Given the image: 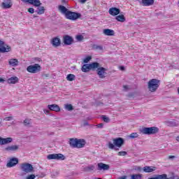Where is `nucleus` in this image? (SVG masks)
<instances>
[{
    "label": "nucleus",
    "instance_id": "f257e3e1",
    "mask_svg": "<svg viewBox=\"0 0 179 179\" xmlns=\"http://www.w3.org/2000/svg\"><path fill=\"white\" fill-rule=\"evenodd\" d=\"M21 1L24 3H29L30 5H33V6H36V8H38V10H36L37 15H44V13L45 12V8H44V6H41V1H40V0H21Z\"/></svg>",
    "mask_w": 179,
    "mask_h": 179
},
{
    "label": "nucleus",
    "instance_id": "f03ea898",
    "mask_svg": "<svg viewBox=\"0 0 179 179\" xmlns=\"http://www.w3.org/2000/svg\"><path fill=\"white\" fill-rule=\"evenodd\" d=\"M140 132L143 135H155L159 132V128L157 127H143L140 129Z\"/></svg>",
    "mask_w": 179,
    "mask_h": 179
},
{
    "label": "nucleus",
    "instance_id": "7ed1b4c3",
    "mask_svg": "<svg viewBox=\"0 0 179 179\" xmlns=\"http://www.w3.org/2000/svg\"><path fill=\"white\" fill-rule=\"evenodd\" d=\"M20 169L23 174H30V173H33V171H34V167H33V165L27 162L21 164Z\"/></svg>",
    "mask_w": 179,
    "mask_h": 179
},
{
    "label": "nucleus",
    "instance_id": "20e7f679",
    "mask_svg": "<svg viewBox=\"0 0 179 179\" xmlns=\"http://www.w3.org/2000/svg\"><path fill=\"white\" fill-rule=\"evenodd\" d=\"M160 86V80L153 78L148 82V90L150 92H156Z\"/></svg>",
    "mask_w": 179,
    "mask_h": 179
},
{
    "label": "nucleus",
    "instance_id": "39448f33",
    "mask_svg": "<svg viewBox=\"0 0 179 179\" xmlns=\"http://www.w3.org/2000/svg\"><path fill=\"white\" fill-rule=\"evenodd\" d=\"M99 63L97 62H92L91 64H83L81 71L83 72H90V71H96V69L98 68Z\"/></svg>",
    "mask_w": 179,
    "mask_h": 179
},
{
    "label": "nucleus",
    "instance_id": "423d86ee",
    "mask_svg": "<svg viewBox=\"0 0 179 179\" xmlns=\"http://www.w3.org/2000/svg\"><path fill=\"white\" fill-rule=\"evenodd\" d=\"M81 16L82 15L80 13L69 10L66 14L65 17L69 20H78V19H79Z\"/></svg>",
    "mask_w": 179,
    "mask_h": 179
},
{
    "label": "nucleus",
    "instance_id": "0eeeda50",
    "mask_svg": "<svg viewBox=\"0 0 179 179\" xmlns=\"http://www.w3.org/2000/svg\"><path fill=\"white\" fill-rule=\"evenodd\" d=\"M97 75L101 79H104L106 75H107V69L101 67V66L98 63V67L96 68Z\"/></svg>",
    "mask_w": 179,
    "mask_h": 179
},
{
    "label": "nucleus",
    "instance_id": "6e6552de",
    "mask_svg": "<svg viewBox=\"0 0 179 179\" xmlns=\"http://www.w3.org/2000/svg\"><path fill=\"white\" fill-rule=\"evenodd\" d=\"M27 72H29V73H37L41 71V66L38 64L30 65L27 68Z\"/></svg>",
    "mask_w": 179,
    "mask_h": 179
},
{
    "label": "nucleus",
    "instance_id": "1a4fd4ad",
    "mask_svg": "<svg viewBox=\"0 0 179 179\" xmlns=\"http://www.w3.org/2000/svg\"><path fill=\"white\" fill-rule=\"evenodd\" d=\"M48 160H65V155L59 154H50L47 156Z\"/></svg>",
    "mask_w": 179,
    "mask_h": 179
},
{
    "label": "nucleus",
    "instance_id": "9d476101",
    "mask_svg": "<svg viewBox=\"0 0 179 179\" xmlns=\"http://www.w3.org/2000/svg\"><path fill=\"white\" fill-rule=\"evenodd\" d=\"M17 164H19V159L16 157H11L6 164V167L11 168L15 167Z\"/></svg>",
    "mask_w": 179,
    "mask_h": 179
},
{
    "label": "nucleus",
    "instance_id": "9b49d317",
    "mask_svg": "<svg viewBox=\"0 0 179 179\" xmlns=\"http://www.w3.org/2000/svg\"><path fill=\"white\" fill-rule=\"evenodd\" d=\"M10 48L9 45L5 44V42L0 40V52H9Z\"/></svg>",
    "mask_w": 179,
    "mask_h": 179
},
{
    "label": "nucleus",
    "instance_id": "f8f14e48",
    "mask_svg": "<svg viewBox=\"0 0 179 179\" xmlns=\"http://www.w3.org/2000/svg\"><path fill=\"white\" fill-rule=\"evenodd\" d=\"M113 141L115 146H116L117 148H121L125 142L124 141V138H122L121 137L113 138Z\"/></svg>",
    "mask_w": 179,
    "mask_h": 179
},
{
    "label": "nucleus",
    "instance_id": "ddd939ff",
    "mask_svg": "<svg viewBox=\"0 0 179 179\" xmlns=\"http://www.w3.org/2000/svg\"><path fill=\"white\" fill-rule=\"evenodd\" d=\"M13 142V138L12 137L2 138L0 137V145L3 146V145H8Z\"/></svg>",
    "mask_w": 179,
    "mask_h": 179
},
{
    "label": "nucleus",
    "instance_id": "4468645a",
    "mask_svg": "<svg viewBox=\"0 0 179 179\" xmlns=\"http://www.w3.org/2000/svg\"><path fill=\"white\" fill-rule=\"evenodd\" d=\"M97 170H99V171H101L102 170L103 171H106L107 170H110V165L108 164H106L104 163H99L97 164Z\"/></svg>",
    "mask_w": 179,
    "mask_h": 179
},
{
    "label": "nucleus",
    "instance_id": "2eb2a0df",
    "mask_svg": "<svg viewBox=\"0 0 179 179\" xmlns=\"http://www.w3.org/2000/svg\"><path fill=\"white\" fill-rule=\"evenodd\" d=\"M20 146L17 145H8L4 148L6 152H17L19 150Z\"/></svg>",
    "mask_w": 179,
    "mask_h": 179
},
{
    "label": "nucleus",
    "instance_id": "dca6fc26",
    "mask_svg": "<svg viewBox=\"0 0 179 179\" xmlns=\"http://www.w3.org/2000/svg\"><path fill=\"white\" fill-rule=\"evenodd\" d=\"M120 12H121V10L115 7H112L108 10V13H110L111 16H117V15H120Z\"/></svg>",
    "mask_w": 179,
    "mask_h": 179
},
{
    "label": "nucleus",
    "instance_id": "f3484780",
    "mask_svg": "<svg viewBox=\"0 0 179 179\" xmlns=\"http://www.w3.org/2000/svg\"><path fill=\"white\" fill-rule=\"evenodd\" d=\"M63 41L64 43V44L66 45H71V44H72V43H73V38H72V36H65L63 38Z\"/></svg>",
    "mask_w": 179,
    "mask_h": 179
},
{
    "label": "nucleus",
    "instance_id": "a211bd4d",
    "mask_svg": "<svg viewBox=\"0 0 179 179\" xmlns=\"http://www.w3.org/2000/svg\"><path fill=\"white\" fill-rule=\"evenodd\" d=\"M85 145H86V141H85V139L77 138V146L76 147L77 149H81V148H85Z\"/></svg>",
    "mask_w": 179,
    "mask_h": 179
},
{
    "label": "nucleus",
    "instance_id": "6ab92c4d",
    "mask_svg": "<svg viewBox=\"0 0 179 179\" xmlns=\"http://www.w3.org/2000/svg\"><path fill=\"white\" fill-rule=\"evenodd\" d=\"M48 108L50 110V111H56V113H58V111H61L59 106L57 104L48 105Z\"/></svg>",
    "mask_w": 179,
    "mask_h": 179
},
{
    "label": "nucleus",
    "instance_id": "aec40b11",
    "mask_svg": "<svg viewBox=\"0 0 179 179\" xmlns=\"http://www.w3.org/2000/svg\"><path fill=\"white\" fill-rule=\"evenodd\" d=\"M143 171L144 173H153V171H156L155 166H144L143 168Z\"/></svg>",
    "mask_w": 179,
    "mask_h": 179
},
{
    "label": "nucleus",
    "instance_id": "412c9836",
    "mask_svg": "<svg viewBox=\"0 0 179 179\" xmlns=\"http://www.w3.org/2000/svg\"><path fill=\"white\" fill-rule=\"evenodd\" d=\"M143 6H152L155 3V0H142Z\"/></svg>",
    "mask_w": 179,
    "mask_h": 179
},
{
    "label": "nucleus",
    "instance_id": "4be33fe9",
    "mask_svg": "<svg viewBox=\"0 0 179 179\" xmlns=\"http://www.w3.org/2000/svg\"><path fill=\"white\" fill-rule=\"evenodd\" d=\"M103 34L105 36H114L115 34V32H114V30L113 29H105L103 30Z\"/></svg>",
    "mask_w": 179,
    "mask_h": 179
},
{
    "label": "nucleus",
    "instance_id": "5701e85b",
    "mask_svg": "<svg viewBox=\"0 0 179 179\" xmlns=\"http://www.w3.org/2000/svg\"><path fill=\"white\" fill-rule=\"evenodd\" d=\"M52 45L53 47H59V45H61V39L59 38H54L52 40Z\"/></svg>",
    "mask_w": 179,
    "mask_h": 179
},
{
    "label": "nucleus",
    "instance_id": "b1692460",
    "mask_svg": "<svg viewBox=\"0 0 179 179\" xmlns=\"http://www.w3.org/2000/svg\"><path fill=\"white\" fill-rule=\"evenodd\" d=\"M8 64L10 66H17L19 65V60L17 59H10L8 60Z\"/></svg>",
    "mask_w": 179,
    "mask_h": 179
},
{
    "label": "nucleus",
    "instance_id": "393cba45",
    "mask_svg": "<svg viewBox=\"0 0 179 179\" xmlns=\"http://www.w3.org/2000/svg\"><path fill=\"white\" fill-rule=\"evenodd\" d=\"M8 83L15 85L19 82V78L16 76L11 77L7 80Z\"/></svg>",
    "mask_w": 179,
    "mask_h": 179
},
{
    "label": "nucleus",
    "instance_id": "a878e982",
    "mask_svg": "<svg viewBox=\"0 0 179 179\" xmlns=\"http://www.w3.org/2000/svg\"><path fill=\"white\" fill-rule=\"evenodd\" d=\"M1 7L3 8V9H9V8H12V2L4 1L1 3Z\"/></svg>",
    "mask_w": 179,
    "mask_h": 179
},
{
    "label": "nucleus",
    "instance_id": "bb28decb",
    "mask_svg": "<svg viewBox=\"0 0 179 179\" xmlns=\"http://www.w3.org/2000/svg\"><path fill=\"white\" fill-rule=\"evenodd\" d=\"M59 10L62 13L64 16L69 13V10L66 8V7L64 6H59Z\"/></svg>",
    "mask_w": 179,
    "mask_h": 179
},
{
    "label": "nucleus",
    "instance_id": "cd10ccee",
    "mask_svg": "<svg viewBox=\"0 0 179 179\" xmlns=\"http://www.w3.org/2000/svg\"><path fill=\"white\" fill-rule=\"evenodd\" d=\"M78 138H70L69 145L71 148H76Z\"/></svg>",
    "mask_w": 179,
    "mask_h": 179
},
{
    "label": "nucleus",
    "instance_id": "c85d7f7f",
    "mask_svg": "<svg viewBox=\"0 0 179 179\" xmlns=\"http://www.w3.org/2000/svg\"><path fill=\"white\" fill-rule=\"evenodd\" d=\"M115 19L117 22H120L121 23H124L127 19L125 18V16L124 15H119L115 17Z\"/></svg>",
    "mask_w": 179,
    "mask_h": 179
},
{
    "label": "nucleus",
    "instance_id": "c756f323",
    "mask_svg": "<svg viewBox=\"0 0 179 179\" xmlns=\"http://www.w3.org/2000/svg\"><path fill=\"white\" fill-rule=\"evenodd\" d=\"M92 48H93V50H95V51H103V46L102 45H93Z\"/></svg>",
    "mask_w": 179,
    "mask_h": 179
},
{
    "label": "nucleus",
    "instance_id": "7c9ffc66",
    "mask_svg": "<svg viewBox=\"0 0 179 179\" xmlns=\"http://www.w3.org/2000/svg\"><path fill=\"white\" fill-rule=\"evenodd\" d=\"M94 169H96V167L94 165H91L89 166H86L84 168L85 171H94Z\"/></svg>",
    "mask_w": 179,
    "mask_h": 179
},
{
    "label": "nucleus",
    "instance_id": "2f4dec72",
    "mask_svg": "<svg viewBox=\"0 0 179 179\" xmlns=\"http://www.w3.org/2000/svg\"><path fill=\"white\" fill-rule=\"evenodd\" d=\"M130 179H142V174L138 173V174L131 175Z\"/></svg>",
    "mask_w": 179,
    "mask_h": 179
},
{
    "label": "nucleus",
    "instance_id": "473e14b6",
    "mask_svg": "<svg viewBox=\"0 0 179 179\" xmlns=\"http://www.w3.org/2000/svg\"><path fill=\"white\" fill-rule=\"evenodd\" d=\"M65 110H67V111H72L73 110V106L72 104H66L64 105Z\"/></svg>",
    "mask_w": 179,
    "mask_h": 179
},
{
    "label": "nucleus",
    "instance_id": "72a5a7b5",
    "mask_svg": "<svg viewBox=\"0 0 179 179\" xmlns=\"http://www.w3.org/2000/svg\"><path fill=\"white\" fill-rule=\"evenodd\" d=\"M66 79L69 81V82H73V80H75V75L73 74H69L66 76Z\"/></svg>",
    "mask_w": 179,
    "mask_h": 179
},
{
    "label": "nucleus",
    "instance_id": "f704fd0d",
    "mask_svg": "<svg viewBox=\"0 0 179 179\" xmlns=\"http://www.w3.org/2000/svg\"><path fill=\"white\" fill-rule=\"evenodd\" d=\"M107 147L108 148V149H114V148H115V145L114 144V143H113L111 141H109L107 143Z\"/></svg>",
    "mask_w": 179,
    "mask_h": 179
},
{
    "label": "nucleus",
    "instance_id": "c9c22d12",
    "mask_svg": "<svg viewBox=\"0 0 179 179\" xmlns=\"http://www.w3.org/2000/svg\"><path fill=\"white\" fill-rule=\"evenodd\" d=\"M24 125L25 127H29V125H31V120H30L29 119H25L24 120Z\"/></svg>",
    "mask_w": 179,
    "mask_h": 179
},
{
    "label": "nucleus",
    "instance_id": "e433bc0d",
    "mask_svg": "<svg viewBox=\"0 0 179 179\" xmlns=\"http://www.w3.org/2000/svg\"><path fill=\"white\" fill-rule=\"evenodd\" d=\"M139 136V134L138 133H131L129 136V138L131 139H135V138H138Z\"/></svg>",
    "mask_w": 179,
    "mask_h": 179
},
{
    "label": "nucleus",
    "instance_id": "4c0bfd02",
    "mask_svg": "<svg viewBox=\"0 0 179 179\" xmlns=\"http://www.w3.org/2000/svg\"><path fill=\"white\" fill-rule=\"evenodd\" d=\"M169 127H177V125H178V124L176 122V121L172 120V121L169 122Z\"/></svg>",
    "mask_w": 179,
    "mask_h": 179
},
{
    "label": "nucleus",
    "instance_id": "58836bf2",
    "mask_svg": "<svg viewBox=\"0 0 179 179\" xmlns=\"http://www.w3.org/2000/svg\"><path fill=\"white\" fill-rule=\"evenodd\" d=\"M101 118L104 122H110V119L106 115H102Z\"/></svg>",
    "mask_w": 179,
    "mask_h": 179
},
{
    "label": "nucleus",
    "instance_id": "ea45409f",
    "mask_svg": "<svg viewBox=\"0 0 179 179\" xmlns=\"http://www.w3.org/2000/svg\"><path fill=\"white\" fill-rule=\"evenodd\" d=\"M77 41H83V40L84 39L83 35H78L76 37Z\"/></svg>",
    "mask_w": 179,
    "mask_h": 179
},
{
    "label": "nucleus",
    "instance_id": "a19ab883",
    "mask_svg": "<svg viewBox=\"0 0 179 179\" xmlns=\"http://www.w3.org/2000/svg\"><path fill=\"white\" fill-rule=\"evenodd\" d=\"M92 59V56H88L83 59L84 64H87Z\"/></svg>",
    "mask_w": 179,
    "mask_h": 179
},
{
    "label": "nucleus",
    "instance_id": "79ce46f5",
    "mask_svg": "<svg viewBox=\"0 0 179 179\" xmlns=\"http://www.w3.org/2000/svg\"><path fill=\"white\" fill-rule=\"evenodd\" d=\"M36 178V175L34 174H29L26 176L25 179H35Z\"/></svg>",
    "mask_w": 179,
    "mask_h": 179
},
{
    "label": "nucleus",
    "instance_id": "37998d69",
    "mask_svg": "<svg viewBox=\"0 0 179 179\" xmlns=\"http://www.w3.org/2000/svg\"><path fill=\"white\" fill-rule=\"evenodd\" d=\"M127 152L126 151H120L117 153L118 156H127Z\"/></svg>",
    "mask_w": 179,
    "mask_h": 179
},
{
    "label": "nucleus",
    "instance_id": "c03bdc74",
    "mask_svg": "<svg viewBox=\"0 0 179 179\" xmlns=\"http://www.w3.org/2000/svg\"><path fill=\"white\" fill-rule=\"evenodd\" d=\"M5 121H12L13 120V116H8L5 117Z\"/></svg>",
    "mask_w": 179,
    "mask_h": 179
},
{
    "label": "nucleus",
    "instance_id": "a18cd8bd",
    "mask_svg": "<svg viewBox=\"0 0 179 179\" xmlns=\"http://www.w3.org/2000/svg\"><path fill=\"white\" fill-rule=\"evenodd\" d=\"M28 12L29 13H31V14L34 13V8H28Z\"/></svg>",
    "mask_w": 179,
    "mask_h": 179
},
{
    "label": "nucleus",
    "instance_id": "49530a36",
    "mask_svg": "<svg viewBox=\"0 0 179 179\" xmlns=\"http://www.w3.org/2000/svg\"><path fill=\"white\" fill-rule=\"evenodd\" d=\"M87 1V0H78V2H80V3H86Z\"/></svg>",
    "mask_w": 179,
    "mask_h": 179
},
{
    "label": "nucleus",
    "instance_id": "de8ad7c7",
    "mask_svg": "<svg viewBox=\"0 0 179 179\" xmlns=\"http://www.w3.org/2000/svg\"><path fill=\"white\" fill-rule=\"evenodd\" d=\"M43 78H44V79H47V78H48L50 76L49 74H43Z\"/></svg>",
    "mask_w": 179,
    "mask_h": 179
},
{
    "label": "nucleus",
    "instance_id": "09e8293b",
    "mask_svg": "<svg viewBox=\"0 0 179 179\" xmlns=\"http://www.w3.org/2000/svg\"><path fill=\"white\" fill-rule=\"evenodd\" d=\"M104 124H103V123H100V124H97V127L98 128H103V126Z\"/></svg>",
    "mask_w": 179,
    "mask_h": 179
},
{
    "label": "nucleus",
    "instance_id": "8fccbe9b",
    "mask_svg": "<svg viewBox=\"0 0 179 179\" xmlns=\"http://www.w3.org/2000/svg\"><path fill=\"white\" fill-rule=\"evenodd\" d=\"M119 69L120 71H125V67H124V66H120Z\"/></svg>",
    "mask_w": 179,
    "mask_h": 179
},
{
    "label": "nucleus",
    "instance_id": "3c124183",
    "mask_svg": "<svg viewBox=\"0 0 179 179\" xmlns=\"http://www.w3.org/2000/svg\"><path fill=\"white\" fill-rule=\"evenodd\" d=\"M169 159L170 160H171V159H176V156H174V155H169Z\"/></svg>",
    "mask_w": 179,
    "mask_h": 179
},
{
    "label": "nucleus",
    "instance_id": "603ef678",
    "mask_svg": "<svg viewBox=\"0 0 179 179\" xmlns=\"http://www.w3.org/2000/svg\"><path fill=\"white\" fill-rule=\"evenodd\" d=\"M43 113H45V114H50V110H47V109H45L43 110Z\"/></svg>",
    "mask_w": 179,
    "mask_h": 179
},
{
    "label": "nucleus",
    "instance_id": "864d4df0",
    "mask_svg": "<svg viewBox=\"0 0 179 179\" xmlns=\"http://www.w3.org/2000/svg\"><path fill=\"white\" fill-rule=\"evenodd\" d=\"M127 176H124L118 178L117 179H127Z\"/></svg>",
    "mask_w": 179,
    "mask_h": 179
},
{
    "label": "nucleus",
    "instance_id": "5fc2aeb1",
    "mask_svg": "<svg viewBox=\"0 0 179 179\" xmlns=\"http://www.w3.org/2000/svg\"><path fill=\"white\" fill-rule=\"evenodd\" d=\"M129 87L128 85H124L123 86V88H124V90H127V89H129Z\"/></svg>",
    "mask_w": 179,
    "mask_h": 179
},
{
    "label": "nucleus",
    "instance_id": "6e6d98bb",
    "mask_svg": "<svg viewBox=\"0 0 179 179\" xmlns=\"http://www.w3.org/2000/svg\"><path fill=\"white\" fill-rule=\"evenodd\" d=\"M3 82H5V80H3L2 78H0V83H3Z\"/></svg>",
    "mask_w": 179,
    "mask_h": 179
},
{
    "label": "nucleus",
    "instance_id": "4d7b16f0",
    "mask_svg": "<svg viewBox=\"0 0 179 179\" xmlns=\"http://www.w3.org/2000/svg\"><path fill=\"white\" fill-rule=\"evenodd\" d=\"M87 125H89V122H84V127H86V126H87Z\"/></svg>",
    "mask_w": 179,
    "mask_h": 179
},
{
    "label": "nucleus",
    "instance_id": "13d9d810",
    "mask_svg": "<svg viewBox=\"0 0 179 179\" xmlns=\"http://www.w3.org/2000/svg\"><path fill=\"white\" fill-rule=\"evenodd\" d=\"M176 141H177V142H179V136H178L176 137Z\"/></svg>",
    "mask_w": 179,
    "mask_h": 179
},
{
    "label": "nucleus",
    "instance_id": "bf43d9fd",
    "mask_svg": "<svg viewBox=\"0 0 179 179\" xmlns=\"http://www.w3.org/2000/svg\"><path fill=\"white\" fill-rule=\"evenodd\" d=\"M62 2H65V0H63Z\"/></svg>",
    "mask_w": 179,
    "mask_h": 179
},
{
    "label": "nucleus",
    "instance_id": "052dcab7",
    "mask_svg": "<svg viewBox=\"0 0 179 179\" xmlns=\"http://www.w3.org/2000/svg\"><path fill=\"white\" fill-rule=\"evenodd\" d=\"M97 179H101V178H97Z\"/></svg>",
    "mask_w": 179,
    "mask_h": 179
},
{
    "label": "nucleus",
    "instance_id": "680f3d73",
    "mask_svg": "<svg viewBox=\"0 0 179 179\" xmlns=\"http://www.w3.org/2000/svg\"><path fill=\"white\" fill-rule=\"evenodd\" d=\"M8 1H10V0H8Z\"/></svg>",
    "mask_w": 179,
    "mask_h": 179
}]
</instances>
